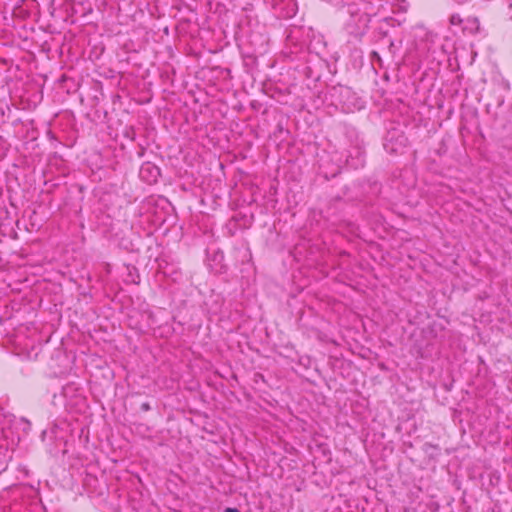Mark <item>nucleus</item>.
Listing matches in <instances>:
<instances>
[{
    "label": "nucleus",
    "instance_id": "1",
    "mask_svg": "<svg viewBox=\"0 0 512 512\" xmlns=\"http://www.w3.org/2000/svg\"><path fill=\"white\" fill-rule=\"evenodd\" d=\"M466 24L463 28L464 31H468L470 34H476L480 31V22L477 17L467 18Z\"/></svg>",
    "mask_w": 512,
    "mask_h": 512
},
{
    "label": "nucleus",
    "instance_id": "2",
    "mask_svg": "<svg viewBox=\"0 0 512 512\" xmlns=\"http://www.w3.org/2000/svg\"><path fill=\"white\" fill-rule=\"evenodd\" d=\"M449 22L452 25H460L463 22V20L459 14H453L450 16Z\"/></svg>",
    "mask_w": 512,
    "mask_h": 512
},
{
    "label": "nucleus",
    "instance_id": "3",
    "mask_svg": "<svg viewBox=\"0 0 512 512\" xmlns=\"http://www.w3.org/2000/svg\"><path fill=\"white\" fill-rule=\"evenodd\" d=\"M150 169H155L157 174H159V170L158 168L154 167V166H151L149 163H147L146 165H144L141 169V172H144L145 170H150Z\"/></svg>",
    "mask_w": 512,
    "mask_h": 512
},
{
    "label": "nucleus",
    "instance_id": "4",
    "mask_svg": "<svg viewBox=\"0 0 512 512\" xmlns=\"http://www.w3.org/2000/svg\"><path fill=\"white\" fill-rule=\"evenodd\" d=\"M141 411L147 412L151 409L150 404L148 402H144L140 406Z\"/></svg>",
    "mask_w": 512,
    "mask_h": 512
},
{
    "label": "nucleus",
    "instance_id": "5",
    "mask_svg": "<svg viewBox=\"0 0 512 512\" xmlns=\"http://www.w3.org/2000/svg\"><path fill=\"white\" fill-rule=\"evenodd\" d=\"M224 512H239L237 508H226Z\"/></svg>",
    "mask_w": 512,
    "mask_h": 512
}]
</instances>
